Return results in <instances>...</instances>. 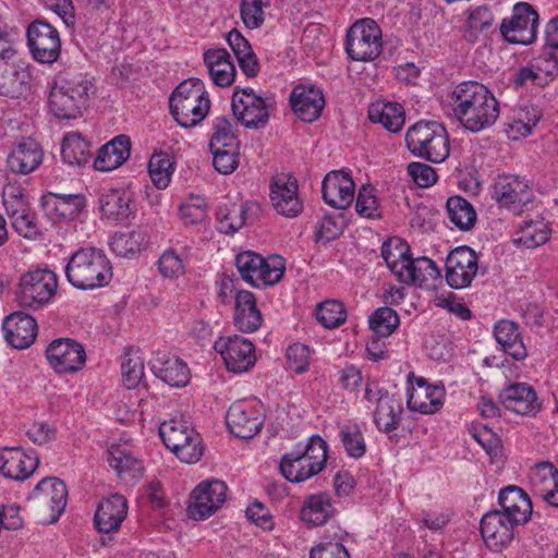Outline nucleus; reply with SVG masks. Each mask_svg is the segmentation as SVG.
Returning <instances> with one entry per match:
<instances>
[{
    "instance_id": "1",
    "label": "nucleus",
    "mask_w": 558,
    "mask_h": 558,
    "mask_svg": "<svg viewBox=\"0 0 558 558\" xmlns=\"http://www.w3.org/2000/svg\"><path fill=\"white\" fill-rule=\"evenodd\" d=\"M448 106L459 124L472 133L493 126L500 113L499 101L493 92L476 81L456 85L448 96Z\"/></svg>"
},
{
    "instance_id": "2",
    "label": "nucleus",
    "mask_w": 558,
    "mask_h": 558,
    "mask_svg": "<svg viewBox=\"0 0 558 558\" xmlns=\"http://www.w3.org/2000/svg\"><path fill=\"white\" fill-rule=\"evenodd\" d=\"M381 256L391 272L402 283L429 288L441 280V270L433 259L413 258L408 243L398 238L384 243Z\"/></svg>"
},
{
    "instance_id": "3",
    "label": "nucleus",
    "mask_w": 558,
    "mask_h": 558,
    "mask_svg": "<svg viewBox=\"0 0 558 558\" xmlns=\"http://www.w3.org/2000/svg\"><path fill=\"white\" fill-rule=\"evenodd\" d=\"M66 280L76 289L94 290L107 286L112 266L102 250L83 247L74 252L65 266Z\"/></svg>"
},
{
    "instance_id": "4",
    "label": "nucleus",
    "mask_w": 558,
    "mask_h": 558,
    "mask_svg": "<svg viewBox=\"0 0 558 558\" xmlns=\"http://www.w3.org/2000/svg\"><path fill=\"white\" fill-rule=\"evenodd\" d=\"M328 445L318 435L307 439L304 447L282 456L279 464L282 476L291 483H302L320 473L326 466Z\"/></svg>"
},
{
    "instance_id": "5",
    "label": "nucleus",
    "mask_w": 558,
    "mask_h": 558,
    "mask_svg": "<svg viewBox=\"0 0 558 558\" xmlns=\"http://www.w3.org/2000/svg\"><path fill=\"white\" fill-rule=\"evenodd\" d=\"M170 111L183 128H193L202 122L210 108V100L198 78L182 82L171 94Z\"/></svg>"
},
{
    "instance_id": "6",
    "label": "nucleus",
    "mask_w": 558,
    "mask_h": 558,
    "mask_svg": "<svg viewBox=\"0 0 558 558\" xmlns=\"http://www.w3.org/2000/svg\"><path fill=\"white\" fill-rule=\"evenodd\" d=\"M407 147L412 155L439 163L449 156V138L445 126L436 121H418L405 134Z\"/></svg>"
},
{
    "instance_id": "7",
    "label": "nucleus",
    "mask_w": 558,
    "mask_h": 558,
    "mask_svg": "<svg viewBox=\"0 0 558 558\" xmlns=\"http://www.w3.org/2000/svg\"><path fill=\"white\" fill-rule=\"evenodd\" d=\"M93 84L82 75L59 76L50 90L49 108L59 119H75L86 107Z\"/></svg>"
},
{
    "instance_id": "8",
    "label": "nucleus",
    "mask_w": 558,
    "mask_h": 558,
    "mask_svg": "<svg viewBox=\"0 0 558 558\" xmlns=\"http://www.w3.org/2000/svg\"><path fill=\"white\" fill-rule=\"evenodd\" d=\"M58 288L57 275L49 269L28 270L21 276L16 300L20 306L38 310L48 304Z\"/></svg>"
},
{
    "instance_id": "9",
    "label": "nucleus",
    "mask_w": 558,
    "mask_h": 558,
    "mask_svg": "<svg viewBox=\"0 0 558 558\" xmlns=\"http://www.w3.org/2000/svg\"><path fill=\"white\" fill-rule=\"evenodd\" d=\"M383 49L381 29L372 19L356 21L347 32L345 51L354 61H373Z\"/></svg>"
},
{
    "instance_id": "10",
    "label": "nucleus",
    "mask_w": 558,
    "mask_h": 558,
    "mask_svg": "<svg viewBox=\"0 0 558 558\" xmlns=\"http://www.w3.org/2000/svg\"><path fill=\"white\" fill-rule=\"evenodd\" d=\"M274 107V97H262L252 88L235 90L231 100L234 117L248 129L264 128L268 123Z\"/></svg>"
},
{
    "instance_id": "11",
    "label": "nucleus",
    "mask_w": 558,
    "mask_h": 558,
    "mask_svg": "<svg viewBox=\"0 0 558 558\" xmlns=\"http://www.w3.org/2000/svg\"><path fill=\"white\" fill-rule=\"evenodd\" d=\"M228 486L223 481L211 478L199 482L191 492L189 517L203 521L215 514L227 500Z\"/></svg>"
},
{
    "instance_id": "12",
    "label": "nucleus",
    "mask_w": 558,
    "mask_h": 558,
    "mask_svg": "<svg viewBox=\"0 0 558 558\" xmlns=\"http://www.w3.org/2000/svg\"><path fill=\"white\" fill-rule=\"evenodd\" d=\"M229 372L242 374L248 372L256 363L254 343L239 335L219 337L214 344Z\"/></svg>"
},
{
    "instance_id": "13",
    "label": "nucleus",
    "mask_w": 558,
    "mask_h": 558,
    "mask_svg": "<svg viewBox=\"0 0 558 558\" xmlns=\"http://www.w3.org/2000/svg\"><path fill=\"white\" fill-rule=\"evenodd\" d=\"M365 400L375 405L373 421L379 432L387 434L399 428L403 412L400 398L385 389L367 385Z\"/></svg>"
},
{
    "instance_id": "14",
    "label": "nucleus",
    "mask_w": 558,
    "mask_h": 558,
    "mask_svg": "<svg viewBox=\"0 0 558 558\" xmlns=\"http://www.w3.org/2000/svg\"><path fill=\"white\" fill-rule=\"evenodd\" d=\"M538 14L526 2L513 7L510 19H505L500 25V33L511 44L530 45L537 34Z\"/></svg>"
},
{
    "instance_id": "15",
    "label": "nucleus",
    "mask_w": 558,
    "mask_h": 558,
    "mask_svg": "<svg viewBox=\"0 0 558 558\" xmlns=\"http://www.w3.org/2000/svg\"><path fill=\"white\" fill-rule=\"evenodd\" d=\"M226 423L238 438L250 439L263 427L264 415L262 405L254 400H240L231 404L227 412Z\"/></svg>"
},
{
    "instance_id": "16",
    "label": "nucleus",
    "mask_w": 558,
    "mask_h": 558,
    "mask_svg": "<svg viewBox=\"0 0 558 558\" xmlns=\"http://www.w3.org/2000/svg\"><path fill=\"white\" fill-rule=\"evenodd\" d=\"M408 400L410 411L421 414H434L438 412L445 401L446 390L441 385L428 384L424 377L408 375Z\"/></svg>"
},
{
    "instance_id": "17",
    "label": "nucleus",
    "mask_w": 558,
    "mask_h": 558,
    "mask_svg": "<svg viewBox=\"0 0 558 558\" xmlns=\"http://www.w3.org/2000/svg\"><path fill=\"white\" fill-rule=\"evenodd\" d=\"M27 45L33 58L39 63L51 64L60 57L59 32L45 21H35L27 28Z\"/></svg>"
},
{
    "instance_id": "18",
    "label": "nucleus",
    "mask_w": 558,
    "mask_h": 558,
    "mask_svg": "<svg viewBox=\"0 0 558 558\" xmlns=\"http://www.w3.org/2000/svg\"><path fill=\"white\" fill-rule=\"evenodd\" d=\"M49 365L58 374H73L81 371L86 363L84 345L71 338H59L46 349Z\"/></svg>"
},
{
    "instance_id": "19",
    "label": "nucleus",
    "mask_w": 558,
    "mask_h": 558,
    "mask_svg": "<svg viewBox=\"0 0 558 558\" xmlns=\"http://www.w3.org/2000/svg\"><path fill=\"white\" fill-rule=\"evenodd\" d=\"M445 269V279L450 288H468L478 271L477 254L469 246H458L448 254Z\"/></svg>"
},
{
    "instance_id": "20",
    "label": "nucleus",
    "mask_w": 558,
    "mask_h": 558,
    "mask_svg": "<svg viewBox=\"0 0 558 558\" xmlns=\"http://www.w3.org/2000/svg\"><path fill=\"white\" fill-rule=\"evenodd\" d=\"M519 525L498 510H492L481 520V534L490 549L499 551L512 543Z\"/></svg>"
},
{
    "instance_id": "21",
    "label": "nucleus",
    "mask_w": 558,
    "mask_h": 558,
    "mask_svg": "<svg viewBox=\"0 0 558 558\" xmlns=\"http://www.w3.org/2000/svg\"><path fill=\"white\" fill-rule=\"evenodd\" d=\"M270 199L276 211L284 217H296L303 210L299 197V184L290 174H278L270 185Z\"/></svg>"
},
{
    "instance_id": "22",
    "label": "nucleus",
    "mask_w": 558,
    "mask_h": 558,
    "mask_svg": "<svg viewBox=\"0 0 558 558\" xmlns=\"http://www.w3.org/2000/svg\"><path fill=\"white\" fill-rule=\"evenodd\" d=\"M494 197L500 206L518 214L531 203L533 194L524 178L508 174L499 177L496 181Z\"/></svg>"
},
{
    "instance_id": "23",
    "label": "nucleus",
    "mask_w": 558,
    "mask_h": 558,
    "mask_svg": "<svg viewBox=\"0 0 558 558\" xmlns=\"http://www.w3.org/2000/svg\"><path fill=\"white\" fill-rule=\"evenodd\" d=\"M322 194L329 206L337 209L348 208L355 194V183L350 172L344 170L328 172L322 182Z\"/></svg>"
},
{
    "instance_id": "24",
    "label": "nucleus",
    "mask_w": 558,
    "mask_h": 558,
    "mask_svg": "<svg viewBox=\"0 0 558 558\" xmlns=\"http://www.w3.org/2000/svg\"><path fill=\"white\" fill-rule=\"evenodd\" d=\"M39 465V457L34 451L20 447L0 449V473L14 481L28 478Z\"/></svg>"
},
{
    "instance_id": "25",
    "label": "nucleus",
    "mask_w": 558,
    "mask_h": 558,
    "mask_svg": "<svg viewBox=\"0 0 558 558\" xmlns=\"http://www.w3.org/2000/svg\"><path fill=\"white\" fill-rule=\"evenodd\" d=\"M499 398L506 410L519 415H535L542 407L534 388L525 383L508 385Z\"/></svg>"
},
{
    "instance_id": "26",
    "label": "nucleus",
    "mask_w": 558,
    "mask_h": 558,
    "mask_svg": "<svg viewBox=\"0 0 558 558\" xmlns=\"http://www.w3.org/2000/svg\"><path fill=\"white\" fill-rule=\"evenodd\" d=\"M5 341L15 349H26L34 343L37 337V323L35 318L23 312L8 315L2 323Z\"/></svg>"
},
{
    "instance_id": "27",
    "label": "nucleus",
    "mask_w": 558,
    "mask_h": 558,
    "mask_svg": "<svg viewBox=\"0 0 558 558\" xmlns=\"http://www.w3.org/2000/svg\"><path fill=\"white\" fill-rule=\"evenodd\" d=\"M149 364L155 376L170 387H184L190 381L191 373L187 364L175 355L157 352Z\"/></svg>"
},
{
    "instance_id": "28",
    "label": "nucleus",
    "mask_w": 558,
    "mask_h": 558,
    "mask_svg": "<svg viewBox=\"0 0 558 558\" xmlns=\"http://www.w3.org/2000/svg\"><path fill=\"white\" fill-rule=\"evenodd\" d=\"M31 499L38 500L49 508L52 513V522H56L64 511L68 501V489L61 480L57 477L43 478L33 489Z\"/></svg>"
},
{
    "instance_id": "29",
    "label": "nucleus",
    "mask_w": 558,
    "mask_h": 558,
    "mask_svg": "<svg viewBox=\"0 0 558 558\" xmlns=\"http://www.w3.org/2000/svg\"><path fill=\"white\" fill-rule=\"evenodd\" d=\"M290 104L299 119L313 122L319 118L325 98L322 90L314 86L298 85L290 95Z\"/></svg>"
},
{
    "instance_id": "30",
    "label": "nucleus",
    "mask_w": 558,
    "mask_h": 558,
    "mask_svg": "<svg viewBox=\"0 0 558 558\" xmlns=\"http://www.w3.org/2000/svg\"><path fill=\"white\" fill-rule=\"evenodd\" d=\"M128 514V501L119 494L100 501L95 513V525L100 533H111L120 529Z\"/></svg>"
},
{
    "instance_id": "31",
    "label": "nucleus",
    "mask_w": 558,
    "mask_h": 558,
    "mask_svg": "<svg viewBox=\"0 0 558 558\" xmlns=\"http://www.w3.org/2000/svg\"><path fill=\"white\" fill-rule=\"evenodd\" d=\"M500 513L520 525L525 524L532 514V502L527 494L518 486H507L499 492Z\"/></svg>"
},
{
    "instance_id": "32",
    "label": "nucleus",
    "mask_w": 558,
    "mask_h": 558,
    "mask_svg": "<svg viewBox=\"0 0 558 558\" xmlns=\"http://www.w3.org/2000/svg\"><path fill=\"white\" fill-rule=\"evenodd\" d=\"M529 477L534 493L558 507V470L549 462H541L531 469Z\"/></svg>"
},
{
    "instance_id": "33",
    "label": "nucleus",
    "mask_w": 558,
    "mask_h": 558,
    "mask_svg": "<svg viewBox=\"0 0 558 558\" xmlns=\"http://www.w3.org/2000/svg\"><path fill=\"white\" fill-rule=\"evenodd\" d=\"M234 326L245 333L258 330L263 315L257 308L255 295L251 291L240 290L235 294Z\"/></svg>"
},
{
    "instance_id": "34",
    "label": "nucleus",
    "mask_w": 558,
    "mask_h": 558,
    "mask_svg": "<svg viewBox=\"0 0 558 558\" xmlns=\"http://www.w3.org/2000/svg\"><path fill=\"white\" fill-rule=\"evenodd\" d=\"M130 154V138L125 135H119L99 149L94 167L98 171H112L123 165Z\"/></svg>"
},
{
    "instance_id": "35",
    "label": "nucleus",
    "mask_w": 558,
    "mask_h": 558,
    "mask_svg": "<svg viewBox=\"0 0 558 558\" xmlns=\"http://www.w3.org/2000/svg\"><path fill=\"white\" fill-rule=\"evenodd\" d=\"M204 62L214 84L219 87H229L235 78V68L226 49H210L204 52Z\"/></svg>"
},
{
    "instance_id": "36",
    "label": "nucleus",
    "mask_w": 558,
    "mask_h": 558,
    "mask_svg": "<svg viewBox=\"0 0 558 558\" xmlns=\"http://www.w3.org/2000/svg\"><path fill=\"white\" fill-rule=\"evenodd\" d=\"M44 153L40 146L33 140L20 143L8 157V167L12 172L28 174L43 161Z\"/></svg>"
},
{
    "instance_id": "37",
    "label": "nucleus",
    "mask_w": 558,
    "mask_h": 558,
    "mask_svg": "<svg viewBox=\"0 0 558 558\" xmlns=\"http://www.w3.org/2000/svg\"><path fill=\"white\" fill-rule=\"evenodd\" d=\"M494 337L502 351L513 360L521 361L527 356L520 328L515 323L507 319L498 322L494 327Z\"/></svg>"
},
{
    "instance_id": "38",
    "label": "nucleus",
    "mask_w": 558,
    "mask_h": 558,
    "mask_svg": "<svg viewBox=\"0 0 558 558\" xmlns=\"http://www.w3.org/2000/svg\"><path fill=\"white\" fill-rule=\"evenodd\" d=\"M335 514L332 498L327 493L310 495L300 512L301 520L308 526H320Z\"/></svg>"
},
{
    "instance_id": "39",
    "label": "nucleus",
    "mask_w": 558,
    "mask_h": 558,
    "mask_svg": "<svg viewBox=\"0 0 558 558\" xmlns=\"http://www.w3.org/2000/svg\"><path fill=\"white\" fill-rule=\"evenodd\" d=\"M368 118L374 123H380L391 133L399 132L405 122L404 110L398 102H375L368 109Z\"/></svg>"
},
{
    "instance_id": "40",
    "label": "nucleus",
    "mask_w": 558,
    "mask_h": 558,
    "mask_svg": "<svg viewBox=\"0 0 558 558\" xmlns=\"http://www.w3.org/2000/svg\"><path fill=\"white\" fill-rule=\"evenodd\" d=\"M109 464L124 481H136L142 477L144 466L128 449L112 446L109 449Z\"/></svg>"
},
{
    "instance_id": "41",
    "label": "nucleus",
    "mask_w": 558,
    "mask_h": 558,
    "mask_svg": "<svg viewBox=\"0 0 558 558\" xmlns=\"http://www.w3.org/2000/svg\"><path fill=\"white\" fill-rule=\"evenodd\" d=\"M102 215L112 221H123L131 215V194L122 190H110L99 199Z\"/></svg>"
},
{
    "instance_id": "42",
    "label": "nucleus",
    "mask_w": 558,
    "mask_h": 558,
    "mask_svg": "<svg viewBox=\"0 0 558 558\" xmlns=\"http://www.w3.org/2000/svg\"><path fill=\"white\" fill-rule=\"evenodd\" d=\"M551 230L544 220L524 221L513 236V243L519 247L535 248L546 243Z\"/></svg>"
},
{
    "instance_id": "43",
    "label": "nucleus",
    "mask_w": 558,
    "mask_h": 558,
    "mask_svg": "<svg viewBox=\"0 0 558 558\" xmlns=\"http://www.w3.org/2000/svg\"><path fill=\"white\" fill-rule=\"evenodd\" d=\"M61 155L71 166L85 165L90 158L89 143L76 132L68 133L62 142Z\"/></svg>"
},
{
    "instance_id": "44",
    "label": "nucleus",
    "mask_w": 558,
    "mask_h": 558,
    "mask_svg": "<svg viewBox=\"0 0 558 558\" xmlns=\"http://www.w3.org/2000/svg\"><path fill=\"white\" fill-rule=\"evenodd\" d=\"M448 218L460 230H470L476 221V211L462 196H451L446 203Z\"/></svg>"
},
{
    "instance_id": "45",
    "label": "nucleus",
    "mask_w": 558,
    "mask_h": 558,
    "mask_svg": "<svg viewBox=\"0 0 558 558\" xmlns=\"http://www.w3.org/2000/svg\"><path fill=\"white\" fill-rule=\"evenodd\" d=\"M465 16L463 33L469 41H476L480 35L486 33L494 23L492 11L484 5L469 9Z\"/></svg>"
},
{
    "instance_id": "46",
    "label": "nucleus",
    "mask_w": 558,
    "mask_h": 558,
    "mask_svg": "<svg viewBox=\"0 0 558 558\" xmlns=\"http://www.w3.org/2000/svg\"><path fill=\"white\" fill-rule=\"evenodd\" d=\"M541 114L538 110L531 107L519 108L514 111L512 120L508 123L507 134L512 141H519L532 133L538 123Z\"/></svg>"
},
{
    "instance_id": "47",
    "label": "nucleus",
    "mask_w": 558,
    "mask_h": 558,
    "mask_svg": "<svg viewBox=\"0 0 558 558\" xmlns=\"http://www.w3.org/2000/svg\"><path fill=\"white\" fill-rule=\"evenodd\" d=\"M178 440L171 448H168L175 457L184 463H196L204 454V445L201 435L194 429Z\"/></svg>"
},
{
    "instance_id": "48",
    "label": "nucleus",
    "mask_w": 558,
    "mask_h": 558,
    "mask_svg": "<svg viewBox=\"0 0 558 558\" xmlns=\"http://www.w3.org/2000/svg\"><path fill=\"white\" fill-rule=\"evenodd\" d=\"M246 213L243 204L220 205L216 214L219 231L232 234L240 230L245 225Z\"/></svg>"
},
{
    "instance_id": "49",
    "label": "nucleus",
    "mask_w": 558,
    "mask_h": 558,
    "mask_svg": "<svg viewBox=\"0 0 558 558\" xmlns=\"http://www.w3.org/2000/svg\"><path fill=\"white\" fill-rule=\"evenodd\" d=\"M339 438L350 458L360 459L366 453V442L359 424L348 423L340 427Z\"/></svg>"
},
{
    "instance_id": "50",
    "label": "nucleus",
    "mask_w": 558,
    "mask_h": 558,
    "mask_svg": "<svg viewBox=\"0 0 558 558\" xmlns=\"http://www.w3.org/2000/svg\"><path fill=\"white\" fill-rule=\"evenodd\" d=\"M122 380L128 389L135 388L144 377V356L140 350L128 351L121 363Z\"/></svg>"
},
{
    "instance_id": "51",
    "label": "nucleus",
    "mask_w": 558,
    "mask_h": 558,
    "mask_svg": "<svg viewBox=\"0 0 558 558\" xmlns=\"http://www.w3.org/2000/svg\"><path fill=\"white\" fill-rule=\"evenodd\" d=\"M214 133L209 143L210 149H239L234 126L226 117L214 121Z\"/></svg>"
},
{
    "instance_id": "52",
    "label": "nucleus",
    "mask_w": 558,
    "mask_h": 558,
    "mask_svg": "<svg viewBox=\"0 0 558 558\" xmlns=\"http://www.w3.org/2000/svg\"><path fill=\"white\" fill-rule=\"evenodd\" d=\"M173 167L170 156L167 153H155L148 162V173L153 184L158 190H165L172 177Z\"/></svg>"
},
{
    "instance_id": "53",
    "label": "nucleus",
    "mask_w": 558,
    "mask_h": 558,
    "mask_svg": "<svg viewBox=\"0 0 558 558\" xmlns=\"http://www.w3.org/2000/svg\"><path fill=\"white\" fill-rule=\"evenodd\" d=\"M158 271L166 279H177L185 274L186 254L169 247L160 255Z\"/></svg>"
},
{
    "instance_id": "54",
    "label": "nucleus",
    "mask_w": 558,
    "mask_h": 558,
    "mask_svg": "<svg viewBox=\"0 0 558 558\" xmlns=\"http://www.w3.org/2000/svg\"><path fill=\"white\" fill-rule=\"evenodd\" d=\"M25 76L8 62H0V95L19 97L25 88Z\"/></svg>"
},
{
    "instance_id": "55",
    "label": "nucleus",
    "mask_w": 558,
    "mask_h": 558,
    "mask_svg": "<svg viewBox=\"0 0 558 558\" xmlns=\"http://www.w3.org/2000/svg\"><path fill=\"white\" fill-rule=\"evenodd\" d=\"M265 258L259 254L251 251L242 252L235 257V266L242 277L251 286L255 287L259 283V269L264 265Z\"/></svg>"
},
{
    "instance_id": "56",
    "label": "nucleus",
    "mask_w": 558,
    "mask_h": 558,
    "mask_svg": "<svg viewBox=\"0 0 558 558\" xmlns=\"http://www.w3.org/2000/svg\"><path fill=\"white\" fill-rule=\"evenodd\" d=\"M316 318L325 328L333 329L345 322L347 312L341 302L328 300L317 305Z\"/></svg>"
},
{
    "instance_id": "57",
    "label": "nucleus",
    "mask_w": 558,
    "mask_h": 558,
    "mask_svg": "<svg viewBox=\"0 0 558 558\" xmlns=\"http://www.w3.org/2000/svg\"><path fill=\"white\" fill-rule=\"evenodd\" d=\"M349 536L347 532L336 534L333 538L322 542L310 550V558H351L348 549L343 545Z\"/></svg>"
},
{
    "instance_id": "58",
    "label": "nucleus",
    "mask_w": 558,
    "mask_h": 558,
    "mask_svg": "<svg viewBox=\"0 0 558 558\" xmlns=\"http://www.w3.org/2000/svg\"><path fill=\"white\" fill-rule=\"evenodd\" d=\"M399 323L397 312L388 306L376 310L369 317V327L379 337L390 336Z\"/></svg>"
},
{
    "instance_id": "59",
    "label": "nucleus",
    "mask_w": 558,
    "mask_h": 558,
    "mask_svg": "<svg viewBox=\"0 0 558 558\" xmlns=\"http://www.w3.org/2000/svg\"><path fill=\"white\" fill-rule=\"evenodd\" d=\"M2 203L9 219L31 209L28 199L21 186L9 184L2 192Z\"/></svg>"
},
{
    "instance_id": "60",
    "label": "nucleus",
    "mask_w": 558,
    "mask_h": 558,
    "mask_svg": "<svg viewBox=\"0 0 558 558\" xmlns=\"http://www.w3.org/2000/svg\"><path fill=\"white\" fill-rule=\"evenodd\" d=\"M194 427L183 416H175L163 421L159 426V435L167 448H171L178 440L192 430Z\"/></svg>"
},
{
    "instance_id": "61",
    "label": "nucleus",
    "mask_w": 558,
    "mask_h": 558,
    "mask_svg": "<svg viewBox=\"0 0 558 558\" xmlns=\"http://www.w3.org/2000/svg\"><path fill=\"white\" fill-rule=\"evenodd\" d=\"M141 233L132 231L117 233L111 238L110 247L112 252L121 257H132L141 250Z\"/></svg>"
},
{
    "instance_id": "62",
    "label": "nucleus",
    "mask_w": 558,
    "mask_h": 558,
    "mask_svg": "<svg viewBox=\"0 0 558 558\" xmlns=\"http://www.w3.org/2000/svg\"><path fill=\"white\" fill-rule=\"evenodd\" d=\"M207 208L205 197L192 195L180 206L181 219L186 225L201 223L207 217Z\"/></svg>"
},
{
    "instance_id": "63",
    "label": "nucleus",
    "mask_w": 558,
    "mask_h": 558,
    "mask_svg": "<svg viewBox=\"0 0 558 558\" xmlns=\"http://www.w3.org/2000/svg\"><path fill=\"white\" fill-rule=\"evenodd\" d=\"M260 279L256 288L274 286L278 283L286 271V262L279 255H271L265 258L263 267L258 270Z\"/></svg>"
},
{
    "instance_id": "64",
    "label": "nucleus",
    "mask_w": 558,
    "mask_h": 558,
    "mask_svg": "<svg viewBox=\"0 0 558 558\" xmlns=\"http://www.w3.org/2000/svg\"><path fill=\"white\" fill-rule=\"evenodd\" d=\"M269 0H242L241 19L244 25L251 29L258 28L265 21V8Z\"/></svg>"
}]
</instances>
